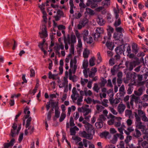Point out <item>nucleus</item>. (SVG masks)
Here are the masks:
<instances>
[{"instance_id": "e2e57ef3", "label": "nucleus", "mask_w": 148, "mask_h": 148, "mask_svg": "<svg viewBox=\"0 0 148 148\" xmlns=\"http://www.w3.org/2000/svg\"><path fill=\"white\" fill-rule=\"evenodd\" d=\"M79 117V114L77 112L74 113V117L75 120H77Z\"/></svg>"}, {"instance_id": "c85d7f7f", "label": "nucleus", "mask_w": 148, "mask_h": 148, "mask_svg": "<svg viewBox=\"0 0 148 148\" xmlns=\"http://www.w3.org/2000/svg\"><path fill=\"white\" fill-rule=\"evenodd\" d=\"M125 108V106L123 104H120L118 106L119 111H123Z\"/></svg>"}, {"instance_id": "9b49d317", "label": "nucleus", "mask_w": 148, "mask_h": 148, "mask_svg": "<svg viewBox=\"0 0 148 148\" xmlns=\"http://www.w3.org/2000/svg\"><path fill=\"white\" fill-rule=\"evenodd\" d=\"M106 45L110 50H113L114 45V43L110 42V40H108L107 41Z\"/></svg>"}, {"instance_id": "2f4dec72", "label": "nucleus", "mask_w": 148, "mask_h": 148, "mask_svg": "<svg viewBox=\"0 0 148 148\" xmlns=\"http://www.w3.org/2000/svg\"><path fill=\"white\" fill-rule=\"evenodd\" d=\"M96 108L97 110H100L102 111H107L106 110H104L105 108L104 107L101 105H96Z\"/></svg>"}, {"instance_id": "4468645a", "label": "nucleus", "mask_w": 148, "mask_h": 148, "mask_svg": "<svg viewBox=\"0 0 148 148\" xmlns=\"http://www.w3.org/2000/svg\"><path fill=\"white\" fill-rule=\"evenodd\" d=\"M119 99V98H116L114 99H113V98H110L109 100L110 103L112 105L118 103L120 102Z\"/></svg>"}, {"instance_id": "dca6fc26", "label": "nucleus", "mask_w": 148, "mask_h": 148, "mask_svg": "<svg viewBox=\"0 0 148 148\" xmlns=\"http://www.w3.org/2000/svg\"><path fill=\"white\" fill-rule=\"evenodd\" d=\"M132 99H134L136 103H140V102L139 101H140V98L139 97L135 96L134 94H132L131 95Z\"/></svg>"}, {"instance_id": "37998d69", "label": "nucleus", "mask_w": 148, "mask_h": 148, "mask_svg": "<svg viewBox=\"0 0 148 148\" xmlns=\"http://www.w3.org/2000/svg\"><path fill=\"white\" fill-rule=\"evenodd\" d=\"M148 144V143L146 141H144L140 144L139 145L143 147L146 148L147 147V145Z\"/></svg>"}, {"instance_id": "13d9d810", "label": "nucleus", "mask_w": 148, "mask_h": 148, "mask_svg": "<svg viewBox=\"0 0 148 148\" xmlns=\"http://www.w3.org/2000/svg\"><path fill=\"white\" fill-rule=\"evenodd\" d=\"M86 41L87 43L91 44L93 41L92 38L91 37H89V39L87 38V40Z\"/></svg>"}, {"instance_id": "a19ab883", "label": "nucleus", "mask_w": 148, "mask_h": 148, "mask_svg": "<svg viewBox=\"0 0 148 148\" xmlns=\"http://www.w3.org/2000/svg\"><path fill=\"white\" fill-rule=\"evenodd\" d=\"M72 138L73 140L76 141L77 143L81 141L82 140L81 138L77 136H73L72 137Z\"/></svg>"}, {"instance_id": "412c9836", "label": "nucleus", "mask_w": 148, "mask_h": 148, "mask_svg": "<svg viewBox=\"0 0 148 148\" xmlns=\"http://www.w3.org/2000/svg\"><path fill=\"white\" fill-rule=\"evenodd\" d=\"M127 131L125 130H124V132L127 135H129L130 134V133L132 132L134 130V129L132 127H129L127 129Z\"/></svg>"}, {"instance_id": "79ce46f5", "label": "nucleus", "mask_w": 148, "mask_h": 148, "mask_svg": "<svg viewBox=\"0 0 148 148\" xmlns=\"http://www.w3.org/2000/svg\"><path fill=\"white\" fill-rule=\"evenodd\" d=\"M102 4L103 6H104L107 7L110 5V2L109 0H106L104 2H103Z\"/></svg>"}, {"instance_id": "864d4df0", "label": "nucleus", "mask_w": 148, "mask_h": 148, "mask_svg": "<svg viewBox=\"0 0 148 148\" xmlns=\"http://www.w3.org/2000/svg\"><path fill=\"white\" fill-rule=\"evenodd\" d=\"M53 113V112H49L47 116V119L49 121L51 120V115Z\"/></svg>"}, {"instance_id": "338daca9", "label": "nucleus", "mask_w": 148, "mask_h": 148, "mask_svg": "<svg viewBox=\"0 0 148 148\" xmlns=\"http://www.w3.org/2000/svg\"><path fill=\"white\" fill-rule=\"evenodd\" d=\"M82 16V14L80 13H78L77 14H75V18L77 19L79 18Z\"/></svg>"}, {"instance_id": "4d7b16f0", "label": "nucleus", "mask_w": 148, "mask_h": 148, "mask_svg": "<svg viewBox=\"0 0 148 148\" xmlns=\"http://www.w3.org/2000/svg\"><path fill=\"white\" fill-rule=\"evenodd\" d=\"M30 77H34L35 75V71L34 69H30Z\"/></svg>"}, {"instance_id": "7c9ffc66", "label": "nucleus", "mask_w": 148, "mask_h": 148, "mask_svg": "<svg viewBox=\"0 0 148 148\" xmlns=\"http://www.w3.org/2000/svg\"><path fill=\"white\" fill-rule=\"evenodd\" d=\"M121 23V19L120 18H119L118 20L115 21L114 25L115 27H116L120 25Z\"/></svg>"}, {"instance_id": "393cba45", "label": "nucleus", "mask_w": 148, "mask_h": 148, "mask_svg": "<svg viewBox=\"0 0 148 148\" xmlns=\"http://www.w3.org/2000/svg\"><path fill=\"white\" fill-rule=\"evenodd\" d=\"M101 82L100 83L101 87H104L105 86V84L107 83V81L106 80L104 77H102L101 79Z\"/></svg>"}, {"instance_id": "7ed1b4c3", "label": "nucleus", "mask_w": 148, "mask_h": 148, "mask_svg": "<svg viewBox=\"0 0 148 148\" xmlns=\"http://www.w3.org/2000/svg\"><path fill=\"white\" fill-rule=\"evenodd\" d=\"M135 115L136 121L135 122V125L137 128L140 129L142 128L145 125L142 124V123L141 121V119L139 116L137 115L136 112H134Z\"/></svg>"}, {"instance_id": "de8ad7c7", "label": "nucleus", "mask_w": 148, "mask_h": 148, "mask_svg": "<svg viewBox=\"0 0 148 148\" xmlns=\"http://www.w3.org/2000/svg\"><path fill=\"white\" fill-rule=\"evenodd\" d=\"M98 87L97 84L96 83H95V84L94 86L93 87V88L95 91L97 92H98L99 89V88Z\"/></svg>"}, {"instance_id": "ddd939ff", "label": "nucleus", "mask_w": 148, "mask_h": 148, "mask_svg": "<svg viewBox=\"0 0 148 148\" xmlns=\"http://www.w3.org/2000/svg\"><path fill=\"white\" fill-rule=\"evenodd\" d=\"M123 36L122 33H114L113 35V38L116 40H119L120 39H122Z\"/></svg>"}, {"instance_id": "a211bd4d", "label": "nucleus", "mask_w": 148, "mask_h": 148, "mask_svg": "<svg viewBox=\"0 0 148 148\" xmlns=\"http://www.w3.org/2000/svg\"><path fill=\"white\" fill-rule=\"evenodd\" d=\"M143 93V88L141 87L139 88L137 91H135L134 93L136 95L140 96Z\"/></svg>"}, {"instance_id": "f704fd0d", "label": "nucleus", "mask_w": 148, "mask_h": 148, "mask_svg": "<svg viewBox=\"0 0 148 148\" xmlns=\"http://www.w3.org/2000/svg\"><path fill=\"white\" fill-rule=\"evenodd\" d=\"M106 120V118L103 115L101 114L99 115V121L103 122V121H105Z\"/></svg>"}, {"instance_id": "58836bf2", "label": "nucleus", "mask_w": 148, "mask_h": 148, "mask_svg": "<svg viewBox=\"0 0 148 148\" xmlns=\"http://www.w3.org/2000/svg\"><path fill=\"white\" fill-rule=\"evenodd\" d=\"M88 65V62L87 60L84 61L83 62L82 66L84 69H86Z\"/></svg>"}, {"instance_id": "39448f33", "label": "nucleus", "mask_w": 148, "mask_h": 148, "mask_svg": "<svg viewBox=\"0 0 148 148\" xmlns=\"http://www.w3.org/2000/svg\"><path fill=\"white\" fill-rule=\"evenodd\" d=\"M109 116L112 118H115L117 119V121L114 122V125L116 127H119L121 124V120L122 118L121 117H116L112 114H110L109 115Z\"/></svg>"}, {"instance_id": "f8f14e48", "label": "nucleus", "mask_w": 148, "mask_h": 148, "mask_svg": "<svg viewBox=\"0 0 148 148\" xmlns=\"http://www.w3.org/2000/svg\"><path fill=\"white\" fill-rule=\"evenodd\" d=\"M132 51L135 54H136L138 52V45L134 43L132 45Z\"/></svg>"}, {"instance_id": "6e6552de", "label": "nucleus", "mask_w": 148, "mask_h": 148, "mask_svg": "<svg viewBox=\"0 0 148 148\" xmlns=\"http://www.w3.org/2000/svg\"><path fill=\"white\" fill-rule=\"evenodd\" d=\"M97 0H87V2L86 3V5L89 6L91 5V8H94L96 7L97 4H94V3L96 2Z\"/></svg>"}, {"instance_id": "5701e85b", "label": "nucleus", "mask_w": 148, "mask_h": 148, "mask_svg": "<svg viewBox=\"0 0 148 148\" xmlns=\"http://www.w3.org/2000/svg\"><path fill=\"white\" fill-rule=\"evenodd\" d=\"M103 122L99 121L95 123V125L97 129L101 128L103 126Z\"/></svg>"}, {"instance_id": "f03ea898", "label": "nucleus", "mask_w": 148, "mask_h": 148, "mask_svg": "<svg viewBox=\"0 0 148 148\" xmlns=\"http://www.w3.org/2000/svg\"><path fill=\"white\" fill-rule=\"evenodd\" d=\"M140 64V62L138 61H133L130 62L129 61H126L125 63V65L127 68V69L129 71H132L133 69V67H135L136 66Z\"/></svg>"}, {"instance_id": "8fccbe9b", "label": "nucleus", "mask_w": 148, "mask_h": 148, "mask_svg": "<svg viewBox=\"0 0 148 148\" xmlns=\"http://www.w3.org/2000/svg\"><path fill=\"white\" fill-rule=\"evenodd\" d=\"M49 79H55V75L54 74H52L51 71H49Z\"/></svg>"}, {"instance_id": "423d86ee", "label": "nucleus", "mask_w": 148, "mask_h": 148, "mask_svg": "<svg viewBox=\"0 0 148 148\" xmlns=\"http://www.w3.org/2000/svg\"><path fill=\"white\" fill-rule=\"evenodd\" d=\"M15 142V139L12 138L9 143H5L4 144L3 148H8L10 147H12L13 145Z\"/></svg>"}, {"instance_id": "a878e982", "label": "nucleus", "mask_w": 148, "mask_h": 148, "mask_svg": "<svg viewBox=\"0 0 148 148\" xmlns=\"http://www.w3.org/2000/svg\"><path fill=\"white\" fill-rule=\"evenodd\" d=\"M86 13L91 15H93L94 14V12L93 10L88 8H86V11L84 13L86 14Z\"/></svg>"}, {"instance_id": "ea45409f", "label": "nucleus", "mask_w": 148, "mask_h": 148, "mask_svg": "<svg viewBox=\"0 0 148 148\" xmlns=\"http://www.w3.org/2000/svg\"><path fill=\"white\" fill-rule=\"evenodd\" d=\"M132 139V137L130 136H127L125 140V142L126 144H128Z\"/></svg>"}, {"instance_id": "680f3d73", "label": "nucleus", "mask_w": 148, "mask_h": 148, "mask_svg": "<svg viewBox=\"0 0 148 148\" xmlns=\"http://www.w3.org/2000/svg\"><path fill=\"white\" fill-rule=\"evenodd\" d=\"M108 121V123L109 125H112L114 123V118H112Z\"/></svg>"}, {"instance_id": "bb28decb", "label": "nucleus", "mask_w": 148, "mask_h": 148, "mask_svg": "<svg viewBox=\"0 0 148 148\" xmlns=\"http://www.w3.org/2000/svg\"><path fill=\"white\" fill-rule=\"evenodd\" d=\"M95 58L94 57L91 58L89 60V65L90 66H93L95 65Z\"/></svg>"}, {"instance_id": "b1692460", "label": "nucleus", "mask_w": 148, "mask_h": 148, "mask_svg": "<svg viewBox=\"0 0 148 148\" xmlns=\"http://www.w3.org/2000/svg\"><path fill=\"white\" fill-rule=\"evenodd\" d=\"M90 53L89 51L87 49H85L83 53V56L85 58H87L88 57Z\"/></svg>"}, {"instance_id": "69168bd1", "label": "nucleus", "mask_w": 148, "mask_h": 148, "mask_svg": "<svg viewBox=\"0 0 148 148\" xmlns=\"http://www.w3.org/2000/svg\"><path fill=\"white\" fill-rule=\"evenodd\" d=\"M80 134L82 137L86 138L87 136V133L85 131H83Z\"/></svg>"}, {"instance_id": "4be33fe9", "label": "nucleus", "mask_w": 148, "mask_h": 148, "mask_svg": "<svg viewBox=\"0 0 148 148\" xmlns=\"http://www.w3.org/2000/svg\"><path fill=\"white\" fill-rule=\"evenodd\" d=\"M88 35V30H85L83 32V40L84 41L87 40V37Z\"/></svg>"}, {"instance_id": "1a4fd4ad", "label": "nucleus", "mask_w": 148, "mask_h": 148, "mask_svg": "<svg viewBox=\"0 0 148 148\" xmlns=\"http://www.w3.org/2000/svg\"><path fill=\"white\" fill-rule=\"evenodd\" d=\"M84 126L86 130L87 131H89V130H90L91 132L92 131L93 133H95V130H94L93 126L90 124L88 123L86 125H85Z\"/></svg>"}, {"instance_id": "9d476101", "label": "nucleus", "mask_w": 148, "mask_h": 148, "mask_svg": "<svg viewBox=\"0 0 148 148\" xmlns=\"http://www.w3.org/2000/svg\"><path fill=\"white\" fill-rule=\"evenodd\" d=\"M42 32H39L40 35L42 34L44 36L46 37L47 36V27L46 25H42Z\"/></svg>"}, {"instance_id": "c756f323", "label": "nucleus", "mask_w": 148, "mask_h": 148, "mask_svg": "<svg viewBox=\"0 0 148 148\" xmlns=\"http://www.w3.org/2000/svg\"><path fill=\"white\" fill-rule=\"evenodd\" d=\"M66 117V114L64 112L62 113L59 121L60 122L62 121Z\"/></svg>"}, {"instance_id": "20e7f679", "label": "nucleus", "mask_w": 148, "mask_h": 148, "mask_svg": "<svg viewBox=\"0 0 148 148\" xmlns=\"http://www.w3.org/2000/svg\"><path fill=\"white\" fill-rule=\"evenodd\" d=\"M24 113L25 114H27L25 115L24 117L25 119H27L28 118L26 121V127L28 128V129H29L31 128V127L30 126V122L32 121V118L31 117H29L30 114V112H24Z\"/></svg>"}, {"instance_id": "e433bc0d", "label": "nucleus", "mask_w": 148, "mask_h": 148, "mask_svg": "<svg viewBox=\"0 0 148 148\" xmlns=\"http://www.w3.org/2000/svg\"><path fill=\"white\" fill-rule=\"evenodd\" d=\"M109 134V132H103L100 134V136L102 137H104L106 138Z\"/></svg>"}, {"instance_id": "6ab92c4d", "label": "nucleus", "mask_w": 148, "mask_h": 148, "mask_svg": "<svg viewBox=\"0 0 148 148\" xmlns=\"http://www.w3.org/2000/svg\"><path fill=\"white\" fill-rule=\"evenodd\" d=\"M125 126L124 123H123L120 127L118 128V130L120 133V134H123V131L125 130Z\"/></svg>"}, {"instance_id": "aec40b11", "label": "nucleus", "mask_w": 148, "mask_h": 148, "mask_svg": "<svg viewBox=\"0 0 148 148\" xmlns=\"http://www.w3.org/2000/svg\"><path fill=\"white\" fill-rule=\"evenodd\" d=\"M115 50L116 54H121L123 53V50L121 45L116 47L115 49Z\"/></svg>"}, {"instance_id": "4c0bfd02", "label": "nucleus", "mask_w": 148, "mask_h": 148, "mask_svg": "<svg viewBox=\"0 0 148 148\" xmlns=\"http://www.w3.org/2000/svg\"><path fill=\"white\" fill-rule=\"evenodd\" d=\"M115 30L117 33H122L124 31V29L123 28L121 27H115Z\"/></svg>"}, {"instance_id": "052dcab7", "label": "nucleus", "mask_w": 148, "mask_h": 148, "mask_svg": "<svg viewBox=\"0 0 148 148\" xmlns=\"http://www.w3.org/2000/svg\"><path fill=\"white\" fill-rule=\"evenodd\" d=\"M79 6L81 7L80 10L82 9V8H84L86 7V5H85L84 2H80L79 3Z\"/></svg>"}, {"instance_id": "6e6d98bb", "label": "nucleus", "mask_w": 148, "mask_h": 148, "mask_svg": "<svg viewBox=\"0 0 148 148\" xmlns=\"http://www.w3.org/2000/svg\"><path fill=\"white\" fill-rule=\"evenodd\" d=\"M84 101H85L87 104H90L92 101V99L89 97L87 98V99H85Z\"/></svg>"}, {"instance_id": "473e14b6", "label": "nucleus", "mask_w": 148, "mask_h": 148, "mask_svg": "<svg viewBox=\"0 0 148 148\" xmlns=\"http://www.w3.org/2000/svg\"><path fill=\"white\" fill-rule=\"evenodd\" d=\"M125 92H120L119 93L117 94V97H119V99H122L125 95Z\"/></svg>"}, {"instance_id": "bf43d9fd", "label": "nucleus", "mask_w": 148, "mask_h": 148, "mask_svg": "<svg viewBox=\"0 0 148 148\" xmlns=\"http://www.w3.org/2000/svg\"><path fill=\"white\" fill-rule=\"evenodd\" d=\"M25 74H23L22 79L23 80V82H22V84H23L24 83H27V80L25 77Z\"/></svg>"}, {"instance_id": "c9c22d12", "label": "nucleus", "mask_w": 148, "mask_h": 148, "mask_svg": "<svg viewBox=\"0 0 148 148\" xmlns=\"http://www.w3.org/2000/svg\"><path fill=\"white\" fill-rule=\"evenodd\" d=\"M141 99L144 102L148 101V95L146 94L144 95L141 97Z\"/></svg>"}, {"instance_id": "a18cd8bd", "label": "nucleus", "mask_w": 148, "mask_h": 148, "mask_svg": "<svg viewBox=\"0 0 148 148\" xmlns=\"http://www.w3.org/2000/svg\"><path fill=\"white\" fill-rule=\"evenodd\" d=\"M96 32L97 33L100 34H102L103 32V29L101 28H97L96 30Z\"/></svg>"}, {"instance_id": "774afa93", "label": "nucleus", "mask_w": 148, "mask_h": 148, "mask_svg": "<svg viewBox=\"0 0 148 148\" xmlns=\"http://www.w3.org/2000/svg\"><path fill=\"white\" fill-rule=\"evenodd\" d=\"M132 88L133 87H132L130 86L129 87L127 91V93L128 94H130L132 93Z\"/></svg>"}, {"instance_id": "0e129e2a", "label": "nucleus", "mask_w": 148, "mask_h": 148, "mask_svg": "<svg viewBox=\"0 0 148 148\" xmlns=\"http://www.w3.org/2000/svg\"><path fill=\"white\" fill-rule=\"evenodd\" d=\"M70 125L71 126H74L75 125L74 123V120L73 119V118L72 117H71L70 119Z\"/></svg>"}, {"instance_id": "cd10ccee", "label": "nucleus", "mask_w": 148, "mask_h": 148, "mask_svg": "<svg viewBox=\"0 0 148 148\" xmlns=\"http://www.w3.org/2000/svg\"><path fill=\"white\" fill-rule=\"evenodd\" d=\"M71 44H74V43L76 42V37L74 35H71Z\"/></svg>"}, {"instance_id": "72a5a7b5", "label": "nucleus", "mask_w": 148, "mask_h": 148, "mask_svg": "<svg viewBox=\"0 0 148 148\" xmlns=\"http://www.w3.org/2000/svg\"><path fill=\"white\" fill-rule=\"evenodd\" d=\"M60 114V112H55V116L53 117V120L55 121L56 119L58 118Z\"/></svg>"}, {"instance_id": "603ef678", "label": "nucleus", "mask_w": 148, "mask_h": 148, "mask_svg": "<svg viewBox=\"0 0 148 148\" xmlns=\"http://www.w3.org/2000/svg\"><path fill=\"white\" fill-rule=\"evenodd\" d=\"M84 93L85 95L86 96H87L88 95L89 96H90L92 94V93L91 91L90 90H88L87 92V90H85Z\"/></svg>"}, {"instance_id": "f257e3e1", "label": "nucleus", "mask_w": 148, "mask_h": 148, "mask_svg": "<svg viewBox=\"0 0 148 148\" xmlns=\"http://www.w3.org/2000/svg\"><path fill=\"white\" fill-rule=\"evenodd\" d=\"M53 100L50 99V101L47 103V104L46 105V107L47 110H48L50 108V105L51 106V108L52 111L54 110L55 111H58L59 107L58 106V99L57 101H53Z\"/></svg>"}, {"instance_id": "09e8293b", "label": "nucleus", "mask_w": 148, "mask_h": 148, "mask_svg": "<svg viewBox=\"0 0 148 148\" xmlns=\"http://www.w3.org/2000/svg\"><path fill=\"white\" fill-rule=\"evenodd\" d=\"M74 44H71V49H70V53L73 54L74 53Z\"/></svg>"}, {"instance_id": "5fc2aeb1", "label": "nucleus", "mask_w": 148, "mask_h": 148, "mask_svg": "<svg viewBox=\"0 0 148 148\" xmlns=\"http://www.w3.org/2000/svg\"><path fill=\"white\" fill-rule=\"evenodd\" d=\"M64 43L65 44V48L66 50H67L68 49L69 47L67 42H66V37L65 36H64Z\"/></svg>"}, {"instance_id": "f3484780", "label": "nucleus", "mask_w": 148, "mask_h": 148, "mask_svg": "<svg viewBox=\"0 0 148 148\" xmlns=\"http://www.w3.org/2000/svg\"><path fill=\"white\" fill-rule=\"evenodd\" d=\"M88 20L86 18H84L82 20L80 21V24L83 25V27H84L85 25L88 23Z\"/></svg>"}, {"instance_id": "0eeeda50", "label": "nucleus", "mask_w": 148, "mask_h": 148, "mask_svg": "<svg viewBox=\"0 0 148 148\" xmlns=\"http://www.w3.org/2000/svg\"><path fill=\"white\" fill-rule=\"evenodd\" d=\"M72 92L73 94L71 96L72 99L73 100H76L77 99V98L75 97V95H77V97H79V95L78 93H77V91L75 87L73 88L72 90Z\"/></svg>"}, {"instance_id": "49530a36", "label": "nucleus", "mask_w": 148, "mask_h": 148, "mask_svg": "<svg viewBox=\"0 0 148 148\" xmlns=\"http://www.w3.org/2000/svg\"><path fill=\"white\" fill-rule=\"evenodd\" d=\"M127 45V46H126V52L128 53L127 54V56H128L131 53V49L130 45L128 44Z\"/></svg>"}, {"instance_id": "2eb2a0df", "label": "nucleus", "mask_w": 148, "mask_h": 148, "mask_svg": "<svg viewBox=\"0 0 148 148\" xmlns=\"http://www.w3.org/2000/svg\"><path fill=\"white\" fill-rule=\"evenodd\" d=\"M141 135V133L140 131L137 128L136 129L133 134L134 136L136 138H138Z\"/></svg>"}, {"instance_id": "c03bdc74", "label": "nucleus", "mask_w": 148, "mask_h": 148, "mask_svg": "<svg viewBox=\"0 0 148 148\" xmlns=\"http://www.w3.org/2000/svg\"><path fill=\"white\" fill-rule=\"evenodd\" d=\"M69 78L70 80H72L74 78V77H76V76L75 75H74L73 76H72V71L71 69L69 70Z\"/></svg>"}, {"instance_id": "3c124183", "label": "nucleus", "mask_w": 148, "mask_h": 148, "mask_svg": "<svg viewBox=\"0 0 148 148\" xmlns=\"http://www.w3.org/2000/svg\"><path fill=\"white\" fill-rule=\"evenodd\" d=\"M127 44L126 43L123 44V45H120L121 46L122 50H123V53L124 55H125L124 54V52L125 51L126 46H127Z\"/></svg>"}]
</instances>
